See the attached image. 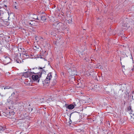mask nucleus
<instances>
[{
    "instance_id": "f257e3e1",
    "label": "nucleus",
    "mask_w": 134,
    "mask_h": 134,
    "mask_svg": "<svg viewBox=\"0 0 134 134\" xmlns=\"http://www.w3.org/2000/svg\"><path fill=\"white\" fill-rule=\"evenodd\" d=\"M67 64L66 66L67 67L66 69L69 73V74L71 76H74L76 74V69L74 67H71L69 65Z\"/></svg>"
},
{
    "instance_id": "f03ea898",
    "label": "nucleus",
    "mask_w": 134,
    "mask_h": 134,
    "mask_svg": "<svg viewBox=\"0 0 134 134\" xmlns=\"http://www.w3.org/2000/svg\"><path fill=\"white\" fill-rule=\"evenodd\" d=\"M32 76V80L34 81L38 80V82L39 81V78H40L41 76L42 73L39 72L37 73H35L33 74Z\"/></svg>"
},
{
    "instance_id": "7ed1b4c3",
    "label": "nucleus",
    "mask_w": 134,
    "mask_h": 134,
    "mask_svg": "<svg viewBox=\"0 0 134 134\" xmlns=\"http://www.w3.org/2000/svg\"><path fill=\"white\" fill-rule=\"evenodd\" d=\"M52 77V73L50 72L49 73L46 79L43 81V83L44 85L48 84L50 82V80Z\"/></svg>"
},
{
    "instance_id": "20e7f679",
    "label": "nucleus",
    "mask_w": 134,
    "mask_h": 134,
    "mask_svg": "<svg viewBox=\"0 0 134 134\" xmlns=\"http://www.w3.org/2000/svg\"><path fill=\"white\" fill-rule=\"evenodd\" d=\"M55 29H61L63 30H64L66 28L65 25L61 23H59L57 24L55 23Z\"/></svg>"
},
{
    "instance_id": "39448f33",
    "label": "nucleus",
    "mask_w": 134,
    "mask_h": 134,
    "mask_svg": "<svg viewBox=\"0 0 134 134\" xmlns=\"http://www.w3.org/2000/svg\"><path fill=\"white\" fill-rule=\"evenodd\" d=\"M34 72H33L27 71L24 72H23V76L25 77H28L30 75H32Z\"/></svg>"
},
{
    "instance_id": "423d86ee",
    "label": "nucleus",
    "mask_w": 134,
    "mask_h": 134,
    "mask_svg": "<svg viewBox=\"0 0 134 134\" xmlns=\"http://www.w3.org/2000/svg\"><path fill=\"white\" fill-rule=\"evenodd\" d=\"M8 114L4 115V116L9 118H12L13 117V115H14V113L12 111H9L8 113Z\"/></svg>"
},
{
    "instance_id": "0eeeda50",
    "label": "nucleus",
    "mask_w": 134,
    "mask_h": 134,
    "mask_svg": "<svg viewBox=\"0 0 134 134\" xmlns=\"http://www.w3.org/2000/svg\"><path fill=\"white\" fill-rule=\"evenodd\" d=\"M73 104H74V105L71 104L67 106H66V108L69 109H72L74 108L75 106H76V105L75 104V103H73Z\"/></svg>"
},
{
    "instance_id": "6e6552de",
    "label": "nucleus",
    "mask_w": 134,
    "mask_h": 134,
    "mask_svg": "<svg viewBox=\"0 0 134 134\" xmlns=\"http://www.w3.org/2000/svg\"><path fill=\"white\" fill-rule=\"evenodd\" d=\"M14 60L16 62L18 63H20L21 62V61L19 59H18L17 57H15V58Z\"/></svg>"
},
{
    "instance_id": "1a4fd4ad",
    "label": "nucleus",
    "mask_w": 134,
    "mask_h": 134,
    "mask_svg": "<svg viewBox=\"0 0 134 134\" xmlns=\"http://www.w3.org/2000/svg\"><path fill=\"white\" fill-rule=\"evenodd\" d=\"M41 20L44 21L46 19V16L45 15H42L41 17Z\"/></svg>"
},
{
    "instance_id": "9d476101",
    "label": "nucleus",
    "mask_w": 134,
    "mask_h": 134,
    "mask_svg": "<svg viewBox=\"0 0 134 134\" xmlns=\"http://www.w3.org/2000/svg\"><path fill=\"white\" fill-rule=\"evenodd\" d=\"M23 57H24L25 58H28L29 57V55L27 53H23Z\"/></svg>"
},
{
    "instance_id": "9b49d317",
    "label": "nucleus",
    "mask_w": 134,
    "mask_h": 134,
    "mask_svg": "<svg viewBox=\"0 0 134 134\" xmlns=\"http://www.w3.org/2000/svg\"><path fill=\"white\" fill-rule=\"evenodd\" d=\"M4 13V12L2 10H0V16H3Z\"/></svg>"
},
{
    "instance_id": "f8f14e48",
    "label": "nucleus",
    "mask_w": 134,
    "mask_h": 134,
    "mask_svg": "<svg viewBox=\"0 0 134 134\" xmlns=\"http://www.w3.org/2000/svg\"><path fill=\"white\" fill-rule=\"evenodd\" d=\"M130 119L132 122L134 123V115L131 116V118H130Z\"/></svg>"
},
{
    "instance_id": "ddd939ff",
    "label": "nucleus",
    "mask_w": 134,
    "mask_h": 134,
    "mask_svg": "<svg viewBox=\"0 0 134 134\" xmlns=\"http://www.w3.org/2000/svg\"><path fill=\"white\" fill-rule=\"evenodd\" d=\"M50 34L51 35L52 37L56 36V34L54 33L53 32H51V33H50Z\"/></svg>"
},
{
    "instance_id": "4468645a",
    "label": "nucleus",
    "mask_w": 134,
    "mask_h": 134,
    "mask_svg": "<svg viewBox=\"0 0 134 134\" xmlns=\"http://www.w3.org/2000/svg\"><path fill=\"white\" fill-rule=\"evenodd\" d=\"M4 129L5 128L2 126H0V132L1 133L2 132V131H3Z\"/></svg>"
},
{
    "instance_id": "2eb2a0df",
    "label": "nucleus",
    "mask_w": 134,
    "mask_h": 134,
    "mask_svg": "<svg viewBox=\"0 0 134 134\" xmlns=\"http://www.w3.org/2000/svg\"><path fill=\"white\" fill-rule=\"evenodd\" d=\"M3 8L5 9L7 11H8L9 10V9H7V6L6 5H3L2 6Z\"/></svg>"
},
{
    "instance_id": "dca6fc26",
    "label": "nucleus",
    "mask_w": 134,
    "mask_h": 134,
    "mask_svg": "<svg viewBox=\"0 0 134 134\" xmlns=\"http://www.w3.org/2000/svg\"><path fill=\"white\" fill-rule=\"evenodd\" d=\"M38 69H42V72H40L41 73H42H42H44V72L46 73V72L45 70H44L43 69H42V68H41L40 67H38Z\"/></svg>"
},
{
    "instance_id": "f3484780",
    "label": "nucleus",
    "mask_w": 134,
    "mask_h": 134,
    "mask_svg": "<svg viewBox=\"0 0 134 134\" xmlns=\"http://www.w3.org/2000/svg\"><path fill=\"white\" fill-rule=\"evenodd\" d=\"M33 16L34 17L33 18V19L35 20H39L38 17L36 15H34Z\"/></svg>"
},
{
    "instance_id": "a211bd4d",
    "label": "nucleus",
    "mask_w": 134,
    "mask_h": 134,
    "mask_svg": "<svg viewBox=\"0 0 134 134\" xmlns=\"http://www.w3.org/2000/svg\"><path fill=\"white\" fill-rule=\"evenodd\" d=\"M28 109L30 111H32L33 110V108H32L28 107Z\"/></svg>"
},
{
    "instance_id": "6ab92c4d",
    "label": "nucleus",
    "mask_w": 134,
    "mask_h": 134,
    "mask_svg": "<svg viewBox=\"0 0 134 134\" xmlns=\"http://www.w3.org/2000/svg\"><path fill=\"white\" fill-rule=\"evenodd\" d=\"M56 82V81L55 80L53 81L52 82L53 85H55Z\"/></svg>"
},
{
    "instance_id": "aec40b11",
    "label": "nucleus",
    "mask_w": 134,
    "mask_h": 134,
    "mask_svg": "<svg viewBox=\"0 0 134 134\" xmlns=\"http://www.w3.org/2000/svg\"><path fill=\"white\" fill-rule=\"evenodd\" d=\"M10 87H9L8 86H6L5 87L4 89V90H5L6 89H10Z\"/></svg>"
},
{
    "instance_id": "412c9836",
    "label": "nucleus",
    "mask_w": 134,
    "mask_h": 134,
    "mask_svg": "<svg viewBox=\"0 0 134 134\" xmlns=\"http://www.w3.org/2000/svg\"><path fill=\"white\" fill-rule=\"evenodd\" d=\"M122 26L124 27L126 26L127 27H128L127 24H125L124 25V24H122Z\"/></svg>"
},
{
    "instance_id": "4be33fe9",
    "label": "nucleus",
    "mask_w": 134,
    "mask_h": 134,
    "mask_svg": "<svg viewBox=\"0 0 134 134\" xmlns=\"http://www.w3.org/2000/svg\"><path fill=\"white\" fill-rule=\"evenodd\" d=\"M14 95H15V93H14V92H13V93H12V94L11 95V96L13 97L14 96Z\"/></svg>"
},
{
    "instance_id": "5701e85b",
    "label": "nucleus",
    "mask_w": 134,
    "mask_h": 134,
    "mask_svg": "<svg viewBox=\"0 0 134 134\" xmlns=\"http://www.w3.org/2000/svg\"><path fill=\"white\" fill-rule=\"evenodd\" d=\"M39 38L40 40H41V41H42V40L43 39V38L42 37H39Z\"/></svg>"
},
{
    "instance_id": "b1692460",
    "label": "nucleus",
    "mask_w": 134,
    "mask_h": 134,
    "mask_svg": "<svg viewBox=\"0 0 134 134\" xmlns=\"http://www.w3.org/2000/svg\"><path fill=\"white\" fill-rule=\"evenodd\" d=\"M35 47L36 48L35 49H38L39 48V47L38 46H35Z\"/></svg>"
},
{
    "instance_id": "393cba45",
    "label": "nucleus",
    "mask_w": 134,
    "mask_h": 134,
    "mask_svg": "<svg viewBox=\"0 0 134 134\" xmlns=\"http://www.w3.org/2000/svg\"><path fill=\"white\" fill-rule=\"evenodd\" d=\"M6 113H4V115L8 114V113H9V112H8H8L6 111Z\"/></svg>"
},
{
    "instance_id": "a878e982",
    "label": "nucleus",
    "mask_w": 134,
    "mask_h": 134,
    "mask_svg": "<svg viewBox=\"0 0 134 134\" xmlns=\"http://www.w3.org/2000/svg\"><path fill=\"white\" fill-rule=\"evenodd\" d=\"M28 24H29V25H32L33 24H31V23H28Z\"/></svg>"
},
{
    "instance_id": "bb28decb",
    "label": "nucleus",
    "mask_w": 134,
    "mask_h": 134,
    "mask_svg": "<svg viewBox=\"0 0 134 134\" xmlns=\"http://www.w3.org/2000/svg\"><path fill=\"white\" fill-rule=\"evenodd\" d=\"M8 13L9 16V15L10 14V13L9 12H8ZM9 18V16L8 17V18Z\"/></svg>"
},
{
    "instance_id": "cd10ccee",
    "label": "nucleus",
    "mask_w": 134,
    "mask_h": 134,
    "mask_svg": "<svg viewBox=\"0 0 134 134\" xmlns=\"http://www.w3.org/2000/svg\"><path fill=\"white\" fill-rule=\"evenodd\" d=\"M54 43L55 44V45H57V41H56V42L55 41L54 42Z\"/></svg>"
},
{
    "instance_id": "c85d7f7f",
    "label": "nucleus",
    "mask_w": 134,
    "mask_h": 134,
    "mask_svg": "<svg viewBox=\"0 0 134 134\" xmlns=\"http://www.w3.org/2000/svg\"><path fill=\"white\" fill-rule=\"evenodd\" d=\"M122 67H123L124 68L125 67V66H124V65H123V66H122Z\"/></svg>"
},
{
    "instance_id": "c756f323",
    "label": "nucleus",
    "mask_w": 134,
    "mask_h": 134,
    "mask_svg": "<svg viewBox=\"0 0 134 134\" xmlns=\"http://www.w3.org/2000/svg\"><path fill=\"white\" fill-rule=\"evenodd\" d=\"M37 69V68H32L31 69Z\"/></svg>"
},
{
    "instance_id": "7c9ffc66",
    "label": "nucleus",
    "mask_w": 134,
    "mask_h": 134,
    "mask_svg": "<svg viewBox=\"0 0 134 134\" xmlns=\"http://www.w3.org/2000/svg\"><path fill=\"white\" fill-rule=\"evenodd\" d=\"M41 100V103H42V102H44L43 101H42V100Z\"/></svg>"
},
{
    "instance_id": "2f4dec72",
    "label": "nucleus",
    "mask_w": 134,
    "mask_h": 134,
    "mask_svg": "<svg viewBox=\"0 0 134 134\" xmlns=\"http://www.w3.org/2000/svg\"><path fill=\"white\" fill-rule=\"evenodd\" d=\"M14 8H16V6H15V7H14Z\"/></svg>"
},
{
    "instance_id": "473e14b6",
    "label": "nucleus",
    "mask_w": 134,
    "mask_h": 134,
    "mask_svg": "<svg viewBox=\"0 0 134 134\" xmlns=\"http://www.w3.org/2000/svg\"><path fill=\"white\" fill-rule=\"evenodd\" d=\"M29 106H30V104H29Z\"/></svg>"
},
{
    "instance_id": "72a5a7b5",
    "label": "nucleus",
    "mask_w": 134,
    "mask_h": 134,
    "mask_svg": "<svg viewBox=\"0 0 134 134\" xmlns=\"http://www.w3.org/2000/svg\"><path fill=\"white\" fill-rule=\"evenodd\" d=\"M1 7L0 6V9L1 8Z\"/></svg>"
},
{
    "instance_id": "f704fd0d",
    "label": "nucleus",
    "mask_w": 134,
    "mask_h": 134,
    "mask_svg": "<svg viewBox=\"0 0 134 134\" xmlns=\"http://www.w3.org/2000/svg\"><path fill=\"white\" fill-rule=\"evenodd\" d=\"M7 25H9V24H7Z\"/></svg>"
},
{
    "instance_id": "c9c22d12",
    "label": "nucleus",
    "mask_w": 134,
    "mask_h": 134,
    "mask_svg": "<svg viewBox=\"0 0 134 134\" xmlns=\"http://www.w3.org/2000/svg\"><path fill=\"white\" fill-rule=\"evenodd\" d=\"M121 64L122 65V63H121Z\"/></svg>"
}]
</instances>
